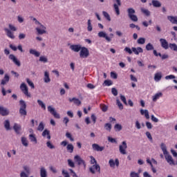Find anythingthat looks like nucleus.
Returning a JSON list of instances; mask_svg holds the SVG:
<instances>
[{
  "label": "nucleus",
  "instance_id": "f257e3e1",
  "mask_svg": "<svg viewBox=\"0 0 177 177\" xmlns=\"http://www.w3.org/2000/svg\"><path fill=\"white\" fill-rule=\"evenodd\" d=\"M160 149L165 156V158L167 162H168L169 165H175V162L174 161V158H172V156L169 154V152H168V151L167 150V145H165V143L162 142L160 144Z\"/></svg>",
  "mask_w": 177,
  "mask_h": 177
},
{
  "label": "nucleus",
  "instance_id": "f03ea898",
  "mask_svg": "<svg viewBox=\"0 0 177 177\" xmlns=\"http://www.w3.org/2000/svg\"><path fill=\"white\" fill-rule=\"evenodd\" d=\"M32 21H35V24H36V26H39L35 28L39 35L46 34V27L42 25V24H41L39 21H38V20H37V18H34L32 17Z\"/></svg>",
  "mask_w": 177,
  "mask_h": 177
},
{
  "label": "nucleus",
  "instance_id": "7ed1b4c3",
  "mask_svg": "<svg viewBox=\"0 0 177 177\" xmlns=\"http://www.w3.org/2000/svg\"><path fill=\"white\" fill-rule=\"evenodd\" d=\"M8 28H4V31L7 37H8V38H10L11 39H15V34L12 31H17V28H16L15 26H13L11 24L8 25Z\"/></svg>",
  "mask_w": 177,
  "mask_h": 177
},
{
  "label": "nucleus",
  "instance_id": "20e7f679",
  "mask_svg": "<svg viewBox=\"0 0 177 177\" xmlns=\"http://www.w3.org/2000/svg\"><path fill=\"white\" fill-rule=\"evenodd\" d=\"M127 13L131 21H138V16L135 15L136 11L133 8H130L127 9Z\"/></svg>",
  "mask_w": 177,
  "mask_h": 177
},
{
  "label": "nucleus",
  "instance_id": "39448f33",
  "mask_svg": "<svg viewBox=\"0 0 177 177\" xmlns=\"http://www.w3.org/2000/svg\"><path fill=\"white\" fill-rule=\"evenodd\" d=\"M89 56V50L86 47H82L80 52V57L82 59H86Z\"/></svg>",
  "mask_w": 177,
  "mask_h": 177
},
{
  "label": "nucleus",
  "instance_id": "423d86ee",
  "mask_svg": "<svg viewBox=\"0 0 177 177\" xmlns=\"http://www.w3.org/2000/svg\"><path fill=\"white\" fill-rule=\"evenodd\" d=\"M127 149H128V145H127V141H123L122 145L119 146V151L120 154H127Z\"/></svg>",
  "mask_w": 177,
  "mask_h": 177
},
{
  "label": "nucleus",
  "instance_id": "0eeeda50",
  "mask_svg": "<svg viewBox=\"0 0 177 177\" xmlns=\"http://www.w3.org/2000/svg\"><path fill=\"white\" fill-rule=\"evenodd\" d=\"M48 111L55 117V118H60V114H59L55 108H53L52 106H48L47 107Z\"/></svg>",
  "mask_w": 177,
  "mask_h": 177
},
{
  "label": "nucleus",
  "instance_id": "6e6552de",
  "mask_svg": "<svg viewBox=\"0 0 177 177\" xmlns=\"http://www.w3.org/2000/svg\"><path fill=\"white\" fill-rule=\"evenodd\" d=\"M20 89L22 91L23 93L26 95L28 97H31V94L28 93V87H27V85L26 83H21L20 86Z\"/></svg>",
  "mask_w": 177,
  "mask_h": 177
},
{
  "label": "nucleus",
  "instance_id": "1a4fd4ad",
  "mask_svg": "<svg viewBox=\"0 0 177 177\" xmlns=\"http://www.w3.org/2000/svg\"><path fill=\"white\" fill-rule=\"evenodd\" d=\"M89 171L93 174H96V172L100 174V165H99V164L93 165L89 168Z\"/></svg>",
  "mask_w": 177,
  "mask_h": 177
},
{
  "label": "nucleus",
  "instance_id": "9d476101",
  "mask_svg": "<svg viewBox=\"0 0 177 177\" xmlns=\"http://www.w3.org/2000/svg\"><path fill=\"white\" fill-rule=\"evenodd\" d=\"M74 160L76 162H77V165H84V168H86L85 160H83L81 156L77 155L74 157Z\"/></svg>",
  "mask_w": 177,
  "mask_h": 177
},
{
  "label": "nucleus",
  "instance_id": "9b49d317",
  "mask_svg": "<svg viewBox=\"0 0 177 177\" xmlns=\"http://www.w3.org/2000/svg\"><path fill=\"white\" fill-rule=\"evenodd\" d=\"M99 38H104L108 42H111V37L107 35V33L104 31H100L97 34Z\"/></svg>",
  "mask_w": 177,
  "mask_h": 177
},
{
  "label": "nucleus",
  "instance_id": "f8f14e48",
  "mask_svg": "<svg viewBox=\"0 0 177 177\" xmlns=\"http://www.w3.org/2000/svg\"><path fill=\"white\" fill-rule=\"evenodd\" d=\"M109 167L111 168H115L116 167H120V160L118 158L115 159V161L113 159H110L109 161Z\"/></svg>",
  "mask_w": 177,
  "mask_h": 177
},
{
  "label": "nucleus",
  "instance_id": "ddd939ff",
  "mask_svg": "<svg viewBox=\"0 0 177 177\" xmlns=\"http://www.w3.org/2000/svg\"><path fill=\"white\" fill-rule=\"evenodd\" d=\"M115 1L116 3L113 4V8L117 16H120V8L118 6H121V0H115Z\"/></svg>",
  "mask_w": 177,
  "mask_h": 177
},
{
  "label": "nucleus",
  "instance_id": "4468645a",
  "mask_svg": "<svg viewBox=\"0 0 177 177\" xmlns=\"http://www.w3.org/2000/svg\"><path fill=\"white\" fill-rule=\"evenodd\" d=\"M8 59H10V60H12V62H13V63H15V64H16V66H17L18 67H20V66H21L20 61L17 59V58L16 57V56H15V55L10 54L8 57Z\"/></svg>",
  "mask_w": 177,
  "mask_h": 177
},
{
  "label": "nucleus",
  "instance_id": "2eb2a0df",
  "mask_svg": "<svg viewBox=\"0 0 177 177\" xmlns=\"http://www.w3.org/2000/svg\"><path fill=\"white\" fill-rule=\"evenodd\" d=\"M9 109L8 108L0 106V115L3 117H6V115H9L10 114Z\"/></svg>",
  "mask_w": 177,
  "mask_h": 177
},
{
  "label": "nucleus",
  "instance_id": "dca6fc26",
  "mask_svg": "<svg viewBox=\"0 0 177 177\" xmlns=\"http://www.w3.org/2000/svg\"><path fill=\"white\" fill-rule=\"evenodd\" d=\"M160 42L162 48L163 49H169V44H168V41L165 39H160Z\"/></svg>",
  "mask_w": 177,
  "mask_h": 177
},
{
  "label": "nucleus",
  "instance_id": "f3484780",
  "mask_svg": "<svg viewBox=\"0 0 177 177\" xmlns=\"http://www.w3.org/2000/svg\"><path fill=\"white\" fill-rule=\"evenodd\" d=\"M44 82H45V84H49V82H50V76L48 71H44Z\"/></svg>",
  "mask_w": 177,
  "mask_h": 177
},
{
  "label": "nucleus",
  "instance_id": "a211bd4d",
  "mask_svg": "<svg viewBox=\"0 0 177 177\" xmlns=\"http://www.w3.org/2000/svg\"><path fill=\"white\" fill-rule=\"evenodd\" d=\"M131 50L134 53V55H138L139 53H143V48L141 47H133L131 48Z\"/></svg>",
  "mask_w": 177,
  "mask_h": 177
},
{
  "label": "nucleus",
  "instance_id": "6ab92c4d",
  "mask_svg": "<svg viewBox=\"0 0 177 177\" xmlns=\"http://www.w3.org/2000/svg\"><path fill=\"white\" fill-rule=\"evenodd\" d=\"M82 48V46H81V45L80 44L71 45L70 46V49H71V50H73V52H76V53L80 52V50H81Z\"/></svg>",
  "mask_w": 177,
  "mask_h": 177
},
{
  "label": "nucleus",
  "instance_id": "aec40b11",
  "mask_svg": "<svg viewBox=\"0 0 177 177\" xmlns=\"http://www.w3.org/2000/svg\"><path fill=\"white\" fill-rule=\"evenodd\" d=\"M92 147L95 151H103L104 150V147H100L97 144H93Z\"/></svg>",
  "mask_w": 177,
  "mask_h": 177
},
{
  "label": "nucleus",
  "instance_id": "412c9836",
  "mask_svg": "<svg viewBox=\"0 0 177 177\" xmlns=\"http://www.w3.org/2000/svg\"><path fill=\"white\" fill-rule=\"evenodd\" d=\"M13 129L15 132L17 133V135L20 134V131H21V125L15 123L13 126Z\"/></svg>",
  "mask_w": 177,
  "mask_h": 177
},
{
  "label": "nucleus",
  "instance_id": "4be33fe9",
  "mask_svg": "<svg viewBox=\"0 0 177 177\" xmlns=\"http://www.w3.org/2000/svg\"><path fill=\"white\" fill-rule=\"evenodd\" d=\"M167 20H169L171 24L177 25V16H167Z\"/></svg>",
  "mask_w": 177,
  "mask_h": 177
},
{
  "label": "nucleus",
  "instance_id": "5701e85b",
  "mask_svg": "<svg viewBox=\"0 0 177 177\" xmlns=\"http://www.w3.org/2000/svg\"><path fill=\"white\" fill-rule=\"evenodd\" d=\"M40 176L41 177H48V171L44 167H40Z\"/></svg>",
  "mask_w": 177,
  "mask_h": 177
},
{
  "label": "nucleus",
  "instance_id": "b1692460",
  "mask_svg": "<svg viewBox=\"0 0 177 177\" xmlns=\"http://www.w3.org/2000/svg\"><path fill=\"white\" fill-rule=\"evenodd\" d=\"M3 126L6 131H10V129H12V127H10V121L9 120H6L3 122Z\"/></svg>",
  "mask_w": 177,
  "mask_h": 177
},
{
  "label": "nucleus",
  "instance_id": "393cba45",
  "mask_svg": "<svg viewBox=\"0 0 177 177\" xmlns=\"http://www.w3.org/2000/svg\"><path fill=\"white\" fill-rule=\"evenodd\" d=\"M140 112L141 115H145L147 120H149L150 118V115L149 114V111L147 109H140Z\"/></svg>",
  "mask_w": 177,
  "mask_h": 177
},
{
  "label": "nucleus",
  "instance_id": "a878e982",
  "mask_svg": "<svg viewBox=\"0 0 177 177\" xmlns=\"http://www.w3.org/2000/svg\"><path fill=\"white\" fill-rule=\"evenodd\" d=\"M41 135H42L43 138H47V139H48V140H50V131H49V130L45 129L42 132Z\"/></svg>",
  "mask_w": 177,
  "mask_h": 177
},
{
  "label": "nucleus",
  "instance_id": "bb28decb",
  "mask_svg": "<svg viewBox=\"0 0 177 177\" xmlns=\"http://www.w3.org/2000/svg\"><path fill=\"white\" fill-rule=\"evenodd\" d=\"M161 78H162V73L161 72L155 73L154 81L158 82V81H161Z\"/></svg>",
  "mask_w": 177,
  "mask_h": 177
},
{
  "label": "nucleus",
  "instance_id": "cd10ccee",
  "mask_svg": "<svg viewBox=\"0 0 177 177\" xmlns=\"http://www.w3.org/2000/svg\"><path fill=\"white\" fill-rule=\"evenodd\" d=\"M29 53L30 55L35 56V57H39V56H41V53L37 51L35 49H30Z\"/></svg>",
  "mask_w": 177,
  "mask_h": 177
},
{
  "label": "nucleus",
  "instance_id": "c85d7f7f",
  "mask_svg": "<svg viewBox=\"0 0 177 177\" xmlns=\"http://www.w3.org/2000/svg\"><path fill=\"white\" fill-rule=\"evenodd\" d=\"M29 139L30 142H32V143H35V145H37L38 143L37 137H35V135L34 133H31L29 135Z\"/></svg>",
  "mask_w": 177,
  "mask_h": 177
},
{
  "label": "nucleus",
  "instance_id": "c756f323",
  "mask_svg": "<svg viewBox=\"0 0 177 177\" xmlns=\"http://www.w3.org/2000/svg\"><path fill=\"white\" fill-rule=\"evenodd\" d=\"M9 80H10L9 75L8 74H6L4 75V78L1 80V85H6V84L9 82Z\"/></svg>",
  "mask_w": 177,
  "mask_h": 177
},
{
  "label": "nucleus",
  "instance_id": "7c9ffc66",
  "mask_svg": "<svg viewBox=\"0 0 177 177\" xmlns=\"http://www.w3.org/2000/svg\"><path fill=\"white\" fill-rule=\"evenodd\" d=\"M69 102H73L74 104H76V106H80L81 104V100L75 97L69 98Z\"/></svg>",
  "mask_w": 177,
  "mask_h": 177
},
{
  "label": "nucleus",
  "instance_id": "2f4dec72",
  "mask_svg": "<svg viewBox=\"0 0 177 177\" xmlns=\"http://www.w3.org/2000/svg\"><path fill=\"white\" fill-rule=\"evenodd\" d=\"M152 5L154 8H161V2L158 0H152Z\"/></svg>",
  "mask_w": 177,
  "mask_h": 177
},
{
  "label": "nucleus",
  "instance_id": "473e14b6",
  "mask_svg": "<svg viewBox=\"0 0 177 177\" xmlns=\"http://www.w3.org/2000/svg\"><path fill=\"white\" fill-rule=\"evenodd\" d=\"M37 103L41 109H42L43 110H46V105L45 104V103H44L42 100H37Z\"/></svg>",
  "mask_w": 177,
  "mask_h": 177
},
{
  "label": "nucleus",
  "instance_id": "72a5a7b5",
  "mask_svg": "<svg viewBox=\"0 0 177 177\" xmlns=\"http://www.w3.org/2000/svg\"><path fill=\"white\" fill-rule=\"evenodd\" d=\"M66 149L69 153H73V151H74V145H73V144H68Z\"/></svg>",
  "mask_w": 177,
  "mask_h": 177
},
{
  "label": "nucleus",
  "instance_id": "f704fd0d",
  "mask_svg": "<svg viewBox=\"0 0 177 177\" xmlns=\"http://www.w3.org/2000/svg\"><path fill=\"white\" fill-rule=\"evenodd\" d=\"M161 96H162V93H158L155 94L153 96V102H157L158 99L160 98Z\"/></svg>",
  "mask_w": 177,
  "mask_h": 177
},
{
  "label": "nucleus",
  "instance_id": "c9c22d12",
  "mask_svg": "<svg viewBox=\"0 0 177 177\" xmlns=\"http://www.w3.org/2000/svg\"><path fill=\"white\" fill-rule=\"evenodd\" d=\"M44 129H45V124L43 122H41L37 127V131H39V132H42Z\"/></svg>",
  "mask_w": 177,
  "mask_h": 177
},
{
  "label": "nucleus",
  "instance_id": "e433bc0d",
  "mask_svg": "<svg viewBox=\"0 0 177 177\" xmlns=\"http://www.w3.org/2000/svg\"><path fill=\"white\" fill-rule=\"evenodd\" d=\"M145 42L146 39H145V37H140L137 41V44L139 45H145Z\"/></svg>",
  "mask_w": 177,
  "mask_h": 177
},
{
  "label": "nucleus",
  "instance_id": "4c0bfd02",
  "mask_svg": "<svg viewBox=\"0 0 177 177\" xmlns=\"http://www.w3.org/2000/svg\"><path fill=\"white\" fill-rule=\"evenodd\" d=\"M21 143L25 147H28V141L27 140V138L26 137L21 138Z\"/></svg>",
  "mask_w": 177,
  "mask_h": 177
},
{
  "label": "nucleus",
  "instance_id": "58836bf2",
  "mask_svg": "<svg viewBox=\"0 0 177 177\" xmlns=\"http://www.w3.org/2000/svg\"><path fill=\"white\" fill-rule=\"evenodd\" d=\"M169 48H170V49L171 50H174V52H177V45H176V44H169Z\"/></svg>",
  "mask_w": 177,
  "mask_h": 177
},
{
  "label": "nucleus",
  "instance_id": "ea45409f",
  "mask_svg": "<svg viewBox=\"0 0 177 177\" xmlns=\"http://www.w3.org/2000/svg\"><path fill=\"white\" fill-rule=\"evenodd\" d=\"M145 49H147V50H154V46L151 43H149L146 45Z\"/></svg>",
  "mask_w": 177,
  "mask_h": 177
},
{
  "label": "nucleus",
  "instance_id": "a19ab883",
  "mask_svg": "<svg viewBox=\"0 0 177 177\" xmlns=\"http://www.w3.org/2000/svg\"><path fill=\"white\" fill-rule=\"evenodd\" d=\"M87 30L88 31L91 32L92 31V30H93V28L92 27V23L91 19H88L87 21Z\"/></svg>",
  "mask_w": 177,
  "mask_h": 177
},
{
  "label": "nucleus",
  "instance_id": "79ce46f5",
  "mask_svg": "<svg viewBox=\"0 0 177 177\" xmlns=\"http://www.w3.org/2000/svg\"><path fill=\"white\" fill-rule=\"evenodd\" d=\"M102 15H103L104 17H105V19H106V20H108V21H111V18L110 17V15H109L107 13V12L103 11Z\"/></svg>",
  "mask_w": 177,
  "mask_h": 177
},
{
  "label": "nucleus",
  "instance_id": "37998d69",
  "mask_svg": "<svg viewBox=\"0 0 177 177\" xmlns=\"http://www.w3.org/2000/svg\"><path fill=\"white\" fill-rule=\"evenodd\" d=\"M23 168L26 174H28V175H30L31 174V169L30 168V167L26 165V166H24Z\"/></svg>",
  "mask_w": 177,
  "mask_h": 177
},
{
  "label": "nucleus",
  "instance_id": "c03bdc74",
  "mask_svg": "<svg viewBox=\"0 0 177 177\" xmlns=\"http://www.w3.org/2000/svg\"><path fill=\"white\" fill-rule=\"evenodd\" d=\"M19 104L21 105L20 109H27V104H26V102H24V100H21L19 101Z\"/></svg>",
  "mask_w": 177,
  "mask_h": 177
},
{
  "label": "nucleus",
  "instance_id": "a18cd8bd",
  "mask_svg": "<svg viewBox=\"0 0 177 177\" xmlns=\"http://www.w3.org/2000/svg\"><path fill=\"white\" fill-rule=\"evenodd\" d=\"M115 131L120 132L122 129V126L120 124H116L114 126Z\"/></svg>",
  "mask_w": 177,
  "mask_h": 177
},
{
  "label": "nucleus",
  "instance_id": "49530a36",
  "mask_svg": "<svg viewBox=\"0 0 177 177\" xmlns=\"http://www.w3.org/2000/svg\"><path fill=\"white\" fill-rule=\"evenodd\" d=\"M68 165L71 167V168H75V164L71 159H68Z\"/></svg>",
  "mask_w": 177,
  "mask_h": 177
},
{
  "label": "nucleus",
  "instance_id": "de8ad7c7",
  "mask_svg": "<svg viewBox=\"0 0 177 177\" xmlns=\"http://www.w3.org/2000/svg\"><path fill=\"white\" fill-rule=\"evenodd\" d=\"M100 109L102 111L106 113V111H107V110L109 109V107L106 104H100Z\"/></svg>",
  "mask_w": 177,
  "mask_h": 177
},
{
  "label": "nucleus",
  "instance_id": "09e8293b",
  "mask_svg": "<svg viewBox=\"0 0 177 177\" xmlns=\"http://www.w3.org/2000/svg\"><path fill=\"white\" fill-rule=\"evenodd\" d=\"M26 82L29 85V86L32 88V89H34L35 88V86H34V83L31 80H30V79L27 78Z\"/></svg>",
  "mask_w": 177,
  "mask_h": 177
},
{
  "label": "nucleus",
  "instance_id": "8fccbe9b",
  "mask_svg": "<svg viewBox=\"0 0 177 177\" xmlns=\"http://www.w3.org/2000/svg\"><path fill=\"white\" fill-rule=\"evenodd\" d=\"M129 176L130 177H140V173H136V171H133L130 172Z\"/></svg>",
  "mask_w": 177,
  "mask_h": 177
},
{
  "label": "nucleus",
  "instance_id": "3c124183",
  "mask_svg": "<svg viewBox=\"0 0 177 177\" xmlns=\"http://www.w3.org/2000/svg\"><path fill=\"white\" fill-rule=\"evenodd\" d=\"M39 60L42 63H48V57H46V56H41Z\"/></svg>",
  "mask_w": 177,
  "mask_h": 177
},
{
  "label": "nucleus",
  "instance_id": "603ef678",
  "mask_svg": "<svg viewBox=\"0 0 177 177\" xmlns=\"http://www.w3.org/2000/svg\"><path fill=\"white\" fill-rule=\"evenodd\" d=\"M141 12L146 15V16H150V11L147 9L141 8Z\"/></svg>",
  "mask_w": 177,
  "mask_h": 177
},
{
  "label": "nucleus",
  "instance_id": "864d4df0",
  "mask_svg": "<svg viewBox=\"0 0 177 177\" xmlns=\"http://www.w3.org/2000/svg\"><path fill=\"white\" fill-rule=\"evenodd\" d=\"M104 84L105 86H111V85H113V82L111 80H105Z\"/></svg>",
  "mask_w": 177,
  "mask_h": 177
},
{
  "label": "nucleus",
  "instance_id": "5fc2aeb1",
  "mask_svg": "<svg viewBox=\"0 0 177 177\" xmlns=\"http://www.w3.org/2000/svg\"><path fill=\"white\" fill-rule=\"evenodd\" d=\"M104 128L106 131H111V124L110 123H106L104 124Z\"/></svg>",
  "mask_w": 177,
  "mask_h": 177
},
{
  "label": "nucleus",
  "instance_id": "6e6d98bb",
  "mask_svg": "<svg viewBox=\"0 0 177 177\" xmlns=\"http://www.w3.org/2000/svg\"><path fill=\"white\" fill-rule=\"evenodd\" d=\"M19 113L21 115H27V111H26V109H20Z\"/></svg>",
  "mask_w": 177,
  "mask_h": 177
},
{
  "label": "nucleus",
  "instance_id": "4d7b16f0",
  "mask_svg": "<svg viewBox=\"0 0 177 177\" xmlns=\"http://www.w3.org/2000/svg\"><path fill=\"white\" fill-rule=\"evenodd\" d=\"M116 103H117L120 110H122V109H124V106L122 105V103H121L120 100H116Z\"/></svg>",
  "mask_w": 177,
  "mask_h": 177
},
{
  "label": "nucleus",
  "instance_id": "13d9d810",
  "mask_svg": "<svg viewBox=\"0 0 177 177\" xmlns=\"http://www.w3.org/2000/svg\"><path fill=\"white\" fill-rule=\"evenodd\" d=\"M62 174L64 177H70V174H68V171H67V170L63 169L62 171Z\"/></svg>",
  "mask_w": 177,
  "mask_h": 177
},
{
  "label": "nucleus",
  "instance_id": "bf43d9fd",
  "mask_svg": "<svg viewBox=\"0 0 177 177\" xmlns=\"http://www.w3.org/2000/svg\"><path fill=\"white\" fill-rule=\"evenodd\" d=\"M17 21L19 24L24 23V17H21V15H18Z\"/></svg>",
  "mask_w": 177,
  "mask_h": 177
},
{
  "label": "nucleus",
  "instance_id": "052dcab7",
  "mask_svg": "<svg viewBox=\"0 0 177 177\" xmlns=\"http://www.w3.org/2000/svg\"><path fill=\"white\" fill-rule=\"evenodd\" d=\"M165 78L167 80H175L176 78V77L174 75H169L165 76Z\"/></svg>",
  "mask_w": 177,
  "mask_h": 177
},
{
  "label": "nucleus",
  "instance_id": "680f3d73",
  "mask_svg": "<svg viewBox=\"0 0 177 177\" xmlns=\"http://www.w3.org/2000/svg\"><path fill=\"white\" fill-rule=\"evenodd\" d=\"M66 138H68V139H70L71 142H74V138H73V136H71V133L67 132L66 133Z\"/></svg>",
  "mask_w": 177,
  "mask_h": 177
},
{
  "label": "nucleus",
  "instance_id": "e2e57ef3",
  "mask_svg": "<svg viewBox=\"0 0 177 177\" xmlns=\"http://www.w3.org/2000/svg\"><path fill=\"white\" fill-rule=\"evenodd\" d=\"M124 52H127V53H129V55H132V52L133 51L132 50V48L131 49L129 47H126L124 48Z\"/></svg>",
  "mask_w": 177,
  "mask_h": 177
},
{
  "label": "nucleus",
  "instance_id": "0e129e2a",
  "mask_svg": "<svg viewBox=\"0 0 177 177\" xmlns=\"http://www.w3.org/2000/svg\"><path fill=\"white\" fill-rule=\"evenodd\" d=\"M46 146L48 147V149H55V145H53L52 142L50 141H48L46 142Z\"/></svg>",
  "mask_w": 177,
  "mask_h": 177
},
{
  "label": "nucleus",
  "instance_id": "69168bd1",
  "mask_svg": "<svg viewBox=\"0 0 177 177\" xmlns=\"http://www.w3.org/2000/svg\"><path fill=\"white\" fill-rule=\"evenodd\" d=\"M91 158V164L93 165H97V161H96V159H95V158L93 156H90Z\"/></svg>",
  "mask_w": 177,
  "mask_h": 177
},
{
  "label": "nucleus",
  "instance_id": "338daca9",
  "mask_svg": "<svg viewBox=\"0 0 177 177\" xmlns=\"http://www.w3.org/2000/svg\"><path fill=\"white\" fill-rule=\"evenodd\" d=\"M108 141L110 142L111 143H117V140L111 137H108Z\"/></svg>",
  "mask_w": 177,
  "mask_h": 177
},
{
  "label": "nucleus",
  "instance_id": "774afa93",
  "mask_svg": "<svg viewBox=\"0 0 177 177\" xmlns=\"http://www.w3.org/2000/svg\"><path fill=\"white\" fill-rule=\"evenodd\" d=\"M20 177H28V174L26 173L24 171H22L20 173Z\"/></svg>",
  "mask_w": 177,
  "mask_h": 177
}]
</instances>
